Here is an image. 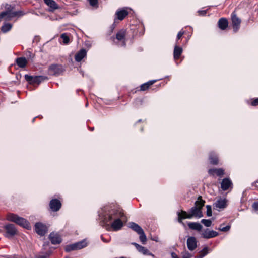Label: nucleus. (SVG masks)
<instances>
[{
	"label": "nucleus",
	"mask_w": 258,
	"mask_h": 258,
	"mask_svg": "<svg viewBox=\"0 0 258 258\" xmlns=\"http://www.w3.org/2000/svg\"><path fill=\"white\" fill-rule=\"evenodd\" d=\"M138 234L140 235L139 239L140 241L143 244H145L147 241V237L144 231Z\"/></svg>",
	"instance_id": "473e14b6"
},
{
	"label": "nucleus",
	"mask_w": 258,
	"mask_h": 258,
	"mask_svg": "<svg viewBox=\"0 0 258 258\" xmlns=\"http://www.w3.org/2000/svg\"><path fill=\"white\" fill-rule=\"evenodd\" d=\"M87 55V51L85 49H81L75 56V59L77 62H80Z\"/></svg>",
	"instance_id": "6ab92c4d"
},
{
	"label": "nucleus",
	"mask_w": 258,
	"mask_h": 258,
	"mask_svg": "<svg viewBox=\"0 0 258 258\" xmlns=\"http://www.w3.org/2000/svg\"><path fill=\"white\" fill-rule=\"evenodd\" d=\"M218 233L213 230H210L208 228L204 229L201 233L202 238L210 239L215 237L218 235Z\"/></svg>",
	"instance_id": "9b49d317"
},
{
	"label": "nucleus",
	"mask_w": 258,
	"mask_h": 258,
	"mask_svg": "<svg viewBox=\"0 0 258 258\" xmlns=\"http://www.w3.org/2000/svg\"><path fill=\"white\" fill-rule=\"evenodd\" d=\"M77 249H81L87 246V242L85 240L75 243Z\"/></svg>",
	"instance_id": "c756f323"
},
{
	"label": "nucleus",
	"mask_w": 258,
	"mask_h": 258,
	"mask_svg": "<svg viewBox=\"0 0 258 258\" xmlns=\"http://www.w3.org/2000/svg\"><path fill=\"white\" fill-rule=\"evenodd\" d=\"M49 71L52 75L57 76L63 72L64 69L61 65L54 64L49 66Z\"/></svg>",
	"instance_id": "9d476101"
},
{
	"label": "nucleus",
	"mask_w": 258,
	"mask_h": 258,
	"mask_svg": "<svg viewBox=\"0 0 258 258\" xmlns=\"http://www.w3.org/2000/svg\"><path fill=\"white\" fill-rule=\"evenodd\" d=\"M132 244L135 246L136 248L137 249V250L139 252L143 254L144 255H153L149 251V250L148 249H147L146 247L142 246L135 242L132 243Z\"/></svg>",
	"instance_id": "dca6fc26"
},
{
	"label": "nucleus",
	"mask_w": 258,
	"mask_h": 258,
	"mask_svg": "<svg viewBox=\"0 0 258 258\" xmlns=\"http://www.w3.org/2000/svg\"><path fill=\"white\" fill-rule=\"evenodd\" d=\"M209 160L213 165H217L218 163V158L217 155L214 152H211L209 154Z\"/></svg>",
	"instance_id": "a878e982"
},
{
	"label": "nucleus",
	"mask_w": 258,
	"mask_h": 258,
	"mask_svg": "<svg viewBox=\"0 0 258 258\" xmlns=\"http://www.w3.org/2000/svg\"><path fill=\"white\" fill-rule=\"evenodd\" d=\"M227 200L225 198H220L217 200L214 204L213 206L218 211H220L225 208L227 206Z\"/></svg>",
	"instance_id": "f8f14e48"
},
{
	"label": "nucleus",
	"mask_w": 258,
	"mask_h": 258,
	"mask_svg": "<svg viewBox=\"0 0 258 258\" xmlns=\"http://www.w3.org/2000/svg\"><path fill=\"white\" fill-rule=\"evenodd\" d=\"M198 13H199V14L200 15L204 16L206 14L207 11L206 10H199L198 11Z\"/></svg>",
	"instance_id": "c03bdc74"
},
{
	"label": "nucleus",
	"mask_w": 258,
	"mask_h": 258,
	"mask_svg": "<svg viewBox=\"0 0 258 258\" xmlns=\"http://www.w3.org/2000/svg\"><path fill=\"white\" fill-rule=\"evenodd\" d=\"M183 52L182 48L178 46V42H176L175 45L174 46V51H173V57L175 60H177L179 58L180 55H181Z\"/></svg>",
	"instance_id": "a211bd4d"
},
{
	"label": "nucleus",
	"mask_w": 258,
	"mask_h": 258,
	"mask_svg": "<svg viewBox=\"0 0 258 258\" xmlns=\"http://www.w3.org/2000/svg\"><path fill=\"white\" fill-rule=\"evenodd\" d=\"M44 3L48 6L51 10L50 11H53L58 9V7L56 3L53 0H43Z\"/></svg>",
	"instance_id": "b1692460"
},
{
	"label": "nucleus",
	"mask_w": 258,
	"mask_h": 258,
	"mask_svg": "<svg viewBox=\"0 0 258 258\" xmlns=\"http://www.w3.org/2000/svg\"><path fill=\"white\" fill-rule=\"evenodd\" d=\"M208 253V248L207 247L204 248L201 251L199 255L197 256L196 258H203Z\"/></svg>",
	"instance_id": "72a5a7b5"
},
{
	"label": "nucleus",
	"mask_w": 258,
	"mask_h": 258,
	"mask_svg": "<svg viewBox=\"0 0 258 258\" xmlns=\"http://www.w3.org/2000/svg\"><path fill=\"white\" fill-rule=\"evenodd\" d=\"M6 233L4 234L5 237L8 238H11L14 236L17 232V230L14 224H8L4 226Z\"/></svg>",
	"instance_id": "39448f33"
},
{
	"label": "nucleus",
	"mask_w": 258,
	"mask_h": 258,
	"mask_svg": "<svg viewBox=\"0 0 258 258\" xmlns=\"http://www.w3.org/2000/svg\"><path fill=\"white\" fill-rule=\"evenodd\" d=\"M49 238L52 244H59L62 241L60 235L57 233L51 232L49 234Z\"/></svg>",
	"instance_id": "ddd939ff"
},
{
	"label": "nucleus",
	"mask_w": 258,
	"mask_h": 258,
	"mask_svg": "<svg viewBox=\"0 0 258 258\" xmlns=\"http://www.w3.org/2000/svg\"><path fill=\"white\" fill-rule=\"evenodd\" d=\"M201 222L206 227H209L211 226L212 222L210 219H202Z\"/></svg>",
	"instance_id": "e433bc0d"
},
{
	"label": "nucleus",
	"mask_w": 258,
	"mask_h": 258,
	"mask_svg": "<svg viewBox=\"0 0 258 258\" xmlns=\"http://www.w3.org/2000/svg\"><path fill=\"white\" fill-rule=\"evenodd\" d=\"M120 258H125V257H120Z\"/></svg>",
	"instance_id": "864d4df0"
},
{
	"label": "nucleus",
	"mask_w": 258,
	"mask_h": 258,
	"mask_svg": "<svg viewBox=\"0 0 258 258\" xmlns=\"http://www.w3.org/2000/svg\"><path fill=\"white\" fill-rule=\"evenodd\" d=\"M50 254V252H40L35 255V258H48Z\"/></svg>",
	"instance_id": "7c9ffc66"
},
{
	"label": "nucleus",
	"mask_w": 258,
	"mask_h": 258,
	"mask_svg": "<svg viewBox=\"0 0 258 258\" xmlns=\"http://www.w3.org/2000/svg\"><path fill=\"white\" fill-rule=\"evenodd\" d=\"M29 53L30 54V55H30V57L31 56V55H32V57H33L34 55H33V54H32V53H31V52H29Z\"/></svg>",
	"instance_id": "8fccbe9b"
},
{
	"label": "nucleus",
	"mask_w": 258,
	"mask_h": 258,
	"mask_svg": "<svg viewBox=\"0 0 258 258\" xmlns=\"http://www.w3.org/2000/svg\"><path fill=\"white\" fill-rule=\"evenodd\" d=\"M18 12H10L8 11L3 12L0 13V19L7 16V18L10 19L11 18L15 17L17 15Z\"/></svg>",
	"instance_id": "5701e85b"
},
{
	"label": "nucleus",
	"mask_w": 258,
	"mask_h": 258,
	"mask_svg": "<svg viewBox=\"0 0 258 258\" xmlns=\"http://www.w3.org/2000/svg\"><path fill=\"white\" fill-rule=\"evenodd\" d=\"M99 216L101 221L107 225L109 230L111 228L116 231L123 227V221L126 220L123 210L115 205L104 206L99 211Z\"/></svg>",
	"instance_id": "f257e3e1"
},
{
	"label": "nucleus",
	"mask_w": 258,
	"mask_h": 258,
	"mask_svg": "<svg viewBox=\"0 0 258 258\" xmlns=\"http://www.w3.org/2000/svg\"><path fill=\"white\" fill-rule=\"evenodd\" d=\"M210 174L214 175L216 174L218 176H221L224 174V170L222 168L219 169H210L208 171Z\"/></svg>",
	"instance_id": "393cba45"
},
{
	"label": "nucleus",
	"mask_w": 258,
	"mask_h": 258,
	"mask_svg": "<svg viewBox=\"0 0 258 258\" xmlns=\"http://www.w3.org/2000/svg\"><path fill=\"white\" fill-rule=\"evenodd\" d=\"M177 214L178 216V222L182 224H183L182 222L183 219H191L194 217L198 218L203 217V214L201 210H200L199 208H197L196 206L192 207L189 210L188 213L181 210L180 212H177Z\"/></svg>",
	"instance_id": "f03ea898"
},
{
	"label": "nucleus",
	"mask_w": 258,
	"mask_h": 258,
	"mask_svg": "<svg viewBox=\"0 0 258 258\" xmlns=\"http://www.w3.org/2000/svg\"><path fill=\"white\" fill-rule=\"evenodd\" d=\"M49 206L52 211L56 212L60 209L61 203L59 200L54 199L50 201Z\"/></svg>",
	"instance_id": "4468645a"
},
{
	"label": "nucleus",
	"mask_w": 258,
	"mask_h": 258,
	"mask_svg": "<svg viewBox=\"0 0 258 258\" xmlns=\"http://www.w3.org/2000/svg\"><path fill=\"white\" fill-rule=\"evenodd\" d=\"M252 207L255 210H258V202H254L252 204Z\"/></svg>",
	"instance_id": "49530a36"
},
{
	"label": "nucleus",
	"mask_w": 258,
	"mask_h": 258,
	"mask_svg": "<svg viewBox=\"0 0 258 258\" xmlns=\"http://www.w3.org/2000/svg\"><path fill=\"white\" fill-rule=\"evenodd\" d=\"M187 246L190 251H193L197 247V240L195 237L190 236L187 238Z\"/></svg>",
	"instance_id": "2eb2a0df"
},
{
	"label": "nucleus",
	"mask_w": 258,
	"mask_h": 258,
	"mask_svg": "<svg viewBox=\"0 0 258 258\" xmlns=\"http://www.w3.org/2000/svg\"><path fill=\"white\" fill-rule=\"evenodd\" d=\"M233 185L231 180L228 178H224L221 183V188L223 191L228 190Z\"/></svg>",
	"instance_id": "f3484780"
},
{
	"label": "nucleus",
	"mask_w": 258,
	"mask_h": 258,
	"mask_svg": "<svg viewBox=\"0 0 258 258\" xmlns=\"http://www.w3.org/2000/svg\"><path fill=\"white\" fill-rule=\"evenodd\" d=\"M184 34V31H182V30H181L178 32V33L177 34V35L176 42H177V41L182 37V36H183V35Z\"/></svg>",
	"instance_id": "79ce46f5"
},
{
	"label": "nucleus",
	"mask_w": 258,
	"mask_h": 258,
	"mask_svg": "<svg viewBox=\"0 0 258 258\" xmlns=\"http://www.w3.org/2000/svg\"><path fill=\"white\" fill-rule=\"evenodd\" d=\"M60 38L62 40V42L64 44H67L69 43L70 39L69 36L66 33H63L61 35Z\"/></svg>",
	"instance_id": "f704fd0d"
},
{
	"label": "nucleus",
	"mask_w": 258,
	"mask_h": 258,
	"mask_svg": "<svg viewBox=\"0 0 258 258\" xmlns=\"http://www.w3.org/2000/svg\"><path fill=\"white\" fill-rule=\"evenodd\" d=\"M125 35L126 30L125 29H121L116 33V39H117L119 42V46H125Z\"/></svg>",
	"instance_id": "0eeeda50"
},
{
	"label": "nucleus",
	"mask_w": 258,
	"mask_h": 258,
	"mask_svg": "<svg viewBox=\"0 0 258 258\" xmlns=\"http://www.w3.org/2000/svg\"><path fill=\"white\" fill-rule=\"evenodd\" d=\"M141 121H142V120H141V119H139V120H138V122H141Z\"/></svg>",
	"instance_id": "3c124183"
},
{
	"label": "nucleus",
	"mask_w": 258,
	"mask_h": 258,
	"mask_svg": "<svg viewBox=\"0 0 258 258\" xmlns=\"http://www.w3.org/2000/svg\"><path fill=\"white\" fill-rule=\"evenodd\" d=\"M89 2L90 5L92 7H95L98 5V0H87Z\"/></svg>",
	"instance_id": "a19ab883"
},
{
	"label": "nucleus",
	"mask_w": 258,
	"mask_h": 258,
	"mask_svg": "<svg viewBox=\"0 0 258 258\" xmlns=\"http://www.w3.org/2000/svg\"><path fill=\"white\" fill-rule=\"evenodd\" d=\"M7 218L8 221L15 222L26 229H29L31 227L29 222L27 220L19 217L15 214L10 213L8 214Z\"/></svg>",
	"instance_id": "7ed1b4c3"
},
{
	"label": "nucleus",
	"mask_w": 258,
	"mask_h": 258,
	"mask_svg": "<svg viewBox=\"0 0 258 258\" xmlns=\"http://www.w3.org/2000/svg\"><path fill=\"white\" fill-rule=\"evenodd\" d=\"M181 258H190L191 254L187 251H184L181 253Z\"/></svg>",
	"instance_id": "ea45409f"
},
{
	"label": "nucleus",
	"mask_w": 258,
	"mask_h": 258,
	"mask_svg": "<svg viewBox=\"0 0 258 258\" xmlns=\"http://www.w3.org/2000/svg\"><path fill=\"white\" fill-rule=\"evenodd\" d=\"M251 105L252 106H257L258 105V98L254 99L251 103Z\"/></svg>",
	"instance_id": "37998d69"
},
{
	"label": "nucleus",
	"mask_w": 258,
	"mask_h": 258,
	"mask_svg": "<svg viewBox=\"0 0 258 258\" xmlns=\"http://www.w3.org/2000/svg\"><path fill=\"white\" fill-rule=\"evenodd\" d=\"M88 106V103H86V106L87 107Z\"/></svg>",
	"instance_id": "603ef678"
},
{
	"label": "nucleus",
	"mask_w": 258,
	"mask_h": 258,
	"mask_svg": "<svg viewBox=\"0 0 258 258\" xmlns=\"http://www.w3.org/2000/svg\"><path fill=\"white\" fill-rule=\"evenodd\" d=\"M128 227L138 234H139L144 231L141 226L133 222L128 223Z\"/></svg>",
	"instance_id": "412c9836"
},
{
	"label": "nucleus",
	"mask_w": 258,
	"mask_h": 258,
	"mask_svg": "<svg viewBox=\"0 0 258 258\" xmlns=\"http://www.w3.org/2000/svg\"><path fill=\"white\" fill-rule=\"evenodd\" d=\"M17 64L20 68H24L27 64V60L25 57H19L16 60Z\"/></svg>",
	"instance_id": "bb28decb"
},
{
	"label": "nucleus",
	"mask_w": 258,
	"mask_h": 258,
	"mask_svg": "<svg viewBox=\"0 0 258 258\" xmlns=\"http://www.w3.org/2000/svg\"><path fill=\"white\" fill-rule=\"evenodd\" d=\"M218 25L221 30H224L228 26V20L225 18H221L219 20Z\"/></svg>",
	"instance_id": "aec40b11"
},
{
	"label": "nucleus",
	"mask_w": 258,
	"mask_h": 258,
	"mask_svg": "<svg viewBox=\"0 0 258 258\" xmlns=\"http://www.w3.org/2000/svg\"><path fill=\"white\" fill-rule=\"evenodd\" d=\"M256 183H258V180L256 182Z\"/></svg>",
	"instance_id": "5fc2aeb1"
},
{
	"label": "nucleus",
	"mask_w": 258,
	"mask_h": 258,
	"mask_svg": "<svg viewBox=\"0 0 258 258\" xmlns=\"http://www.w3.org/2000/svg\"><path fill=\"white\" fill-rule=\"evenodd\" d=\"M230 229V225H227L225 227H222V225H220V227L218 228V230L222 232H226L229 231Z\"/></svg>",
	"instance_id": "4c0bfd02"
},
{
	"label": "nucleus",
	"mask_w": 258,
	"mask_h": 258,
	"mask_svg": "<svg viewBox=\"0 0 258 258\" xmlns=\"http://www.w3.org/2000/svg\"><path fill=\"white\" fill-rule=\"evenodd\" d=\"M35 230L38 235L44 236L47 233L48 229L45 224L37 222L35 224Z\"/></svg>",
	"instance_id": "6e6552de"
},
{
	"label": "nucleus",
	"mask_w": 258,
	"mask_h": 258,
	"mask_svg": "<svg viewBox=\"0 0 258 258\" xmlns=\"http://www.w3.org/2000/svg\"><path fill=\"white\" fill-rule=\"evenodd\" d=\"M39 117V116L34 117V118L33 119V120H32V122H34L35 121V119H36L37 117Z\"/></svg>",
	"instance_id": "09e8293b"
},
{
	"label": "nucleus",
	"mask_w": 258,
	"mask_h": 258,
	"mask_svg": "<svg viewBox=\"0 0 258 258\" xmlns=\"http://www.w3.org/2000/svg\"><path fill=\"white\" fill-rule=\"evenodd\" d=\"M156 81H157L156 80H151V81H149L143 84L140 86V90L141 91H145V90H147L149 88V87L151 85H153L155 82H156Z\"/></svg>",
	"instance_id": "cd10ccee"
},
{
	"label": "nucleus",
	"mask_w": 258,
	"mask_h": 258,
	"mask_svg": "<svg viewBox=\"0 0 258 258\" xmlns=\"http://www.w3.org/2000/svg\"><path fill=\"white\" fill-rule=\"evenodd\" d=\"M231 21L233 31L234 32H237L240 28L241 21L240 18L237 17L234 12L231 14Z\"/></svg>",
	"instance_id": "1a4fd4ad"
},
{
	"label": "nucleus",
	"mask_w": 258,
	"mask_h": 258,
	"mask_svg": "<svg viewBox=\"0 0 258 258\" xmlns=\"http://www.w3.org/2000/svg\"><path fill=\"white\" fill-rule=\"evenodd\" d=\"M65 250L67 252H70L73 250H77L75 243L67 245Z\"/></svg>",
	"instance_id": "c9c22d12"
},
{
	"label": "nucleus",
	"mask_w": 258,
	"mask_h": 258,
	"mask_svg": "<svg viewBox=\"0 0 258 258\" xmlns=\"http://www.w3.org/2000/svg\"><path fill=\"white\" fill-rule=\"evenodd\" d=\"M101 239L102 240V241H103L105 243H108L110 240V238H109L108 239H107L106 238H105L103 235H101Z\"/></svg>",
	"instance_id": "a18cd8bd"
},
{
	"label": "nucleus",
	"mask_w": 258,
	"mask_h": 258,
	"mask_svg": "<svg viewBox=\"0 0 258 258\" xmlns=\"http://www.w3.org/2000/svg\"><path fill=\"white\" fill-rule=\"evenodd\" d=\"M205 201L201 199V197H199L198 199V200L196 201L195 206H196L197 208H199L200 210L202 208V207L204 206Z\"/></svg>",
	"instance_id": "c85d7f7f"
},
{
	"label": "nucleus",
	"mask_w": 258,
	"mask_h": 258,
	"mask_svg": "<svg viewBox=\"0 0 258 258\" xmlns=\"http://www.w3.org/2000/svg\"><path fill=\"white\" fill-rule=\"evenodd\" d=\"M127 10V8H123L122 9H118L115 14V17L114 18V22H115L116 20L120 21L123 20L128 14V11Z\"/></svg>",
	"instance_id": "423d86ee"
},
{
	"label": "nucleus",
	"mask_w": 258,
	"mask_h": 258,
	"mask_svg": "<svg viewBox=\"0 0 258 258\" xmlns=\"http://www.w3.org/2000/svg\"><path fill=\"white\" fill-rule=\"evenodd\" d=\"M136 101L137 103L138 102H139V103H140L141 104V103H142V100L141 99H137V100H136Z\"/></svg>",
	"instance_id": "de8ad7c7"
},
{
	"label": "nucleus",
	"mask_w": 258,
	"mask_h": 258,
	"mask_svg": "<svg viewBox=\"0 0 258 258\" xmlns=\"http://www.w3.org/2000/svg\"><path fill=\"white\" fill-rule=\"evenodd\" d=\"M25 80L30 84H39L42 82L48 80V78L45 76H30L29 75H25Z\"/></svg>",
	"instance_id": "20e7f679"
},
{
	"label": "nucleus",
	"mask_w": 258,
	"mask_h": 258,
	"mask_svg": "<svg viewBox=\"0 0 258 258\" xmlns=\"http://www.w3.org/2000/svg\"><path fill=\"white\" fill-rule=\"evenodd\" d=\"M206 208H207L206 214H207V216H208V217L211 216L212 214L211 206L210 205H207Z\"/></svg>",
	"instance_id": "58836bf2"
},
{
	"label": "nucleus",
	"mask_w": 258,
	"mask_h": 258,
	"mask_svg": "<svg viewBox=\"0 0 258 258\" xmlns=\"http://www.w3.org/2000/svg\"><path fill=\"white\" fill-rule=\"evenodd\" d=\"M12 28V25L10 23H6L2 26L1 30L3 32L6 33L8 32Z\"/></svg>",
	"instance_id": "2f4dec72"
},
{
	"label": "nucleus",
	"mask_w": 258,
	"mask_h": 258,
	"mask_svg": "<svg viewBox=\"0 0 258 258\" xmlns=\"http://www.w3.org/2000/svg\"><path fill=\"white\" fill-rule=\"evenodd\" d=\"M188 226L190 229L201 231L202 229V225L198 222H188Z\"/></svg>",
	"instance_id": "4be33fe9"
}]
</instances>
